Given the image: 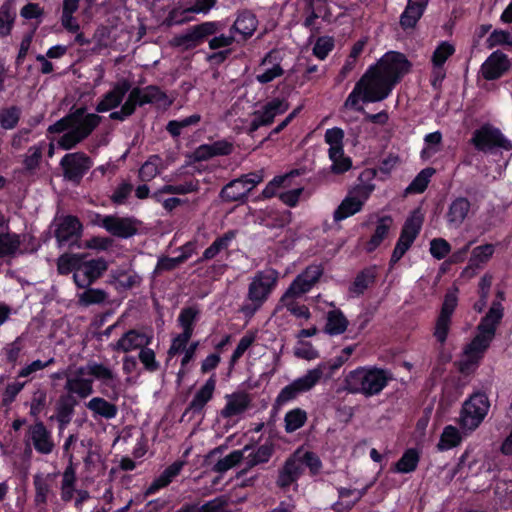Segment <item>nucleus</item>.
Instances as JSON below:
<instances>
[{
	"instance_id": "obj_1",
	"label": "nucleus",
	"mask_w": 512,
	"mask_h": 512,
	"mask_svg": "<svg viewBox=\"0 0 512 512\" xmlns=\"http://www.w3.org/2000/svg\"><path fill=\"white\" fill-rule=\"evenodd\" d=\"M100 122L101 117L97 114H85L82 109H78L50 125L48 132L61 134V136L57 139H51L48 156L53 157L54 155V141L57 142L60 148L70 150L86 139Z\"/></svg>"
},
{
	"instance_id": "obj_2",
	"label": "nucleus",
	"mask_w": 512,
	"mask_h": 512,
	"mask_svg": "<svg viewBox=\"0 0 512 512\" xmlns=\"http://www.w3.org/2000/svg\"><path fill=\"white\" fill-rule=\"evenodd\" d=\"M94 379L101 382L105 387L111 388L117 398L118 377L109 367L98 363L88 362L80 366L72 374L66 376L65 390L70 396H76L79 399H86L94 392Z\"/></svg>"
},
{
	"instance_id": "obj_3",
	"label": "nucleus",
	"mask_w": 512,
	"mask_h": 512,
	"mask_svg": "<svg viewBox=\"0 0 512 512\" xmlns=\"http://www.w3.org/2000/svg\"><path fill=\"white\" fill-rule=\"evenodd\" d=\"M503 317V307L500 302H493L488 313L482 318L475 337L468 343L462 354L463 368L477 365L483 358L495 337L498 324Z\"/></svg>"
},
{
	"instance_id": "obj_4",
	"label": "nucleus",
	"mask_w": 512,
	"mask_h": 512,
	"mask_svg": "<svg viewBox=\"0 0 512 512\" xmlns=\"http://www.w3.org/2000/svg\"><path fill=\"white\" fill-rule=\"evenodd\" d=\"M394 85L373 66L370 67L347 97L344 106L354 109L360 101L378 102L389 96Z\"/></svg>"
},
{
	"instance_id": "obj_5",
	"label": "nucleus",
	"mask_w": 512,
	"mask_h": 512,
	"mask_svg": "<svg viewBox=\"0 0 512 512\" xmlns=\"http://www.w3.org/2000/svg\"><path fill=\"white\" fill-rule=\"evenodd\" d=\"M392 380V374L375 366L358 367L345 378L346 389L354 394L371 397L380 394Z\"/></svg>"
},
{
	"instance_id": "obj_6",
	"label": "nucleus",
	"mask_w": 512,
	"mask_h": 512,
	"mask_svg": "<svg viewBox=\"0 0 512 512\" xmlns=\"http://www.w3.org/2000/svg\"><path fill=\"white\" fill-rule=\"evenodd\" d=\"M279 273L272 268L258 271L251 279L247 291V303L241 308L246 316H252L268 300L277 286Z\"/></svg>"
},
{
	"instance_id": "obj_7",
	"label": "nucleus",
	"mask_w": 512,
	"mask_h": 512,
	"mask_svg": "<svg viewBox=\"0 0 512 512\" xmlns=\"http://www.w3.org/2000/svg\"><path fill=\"white\" fill-rule=\"evenodd\" d=\"M164 98V93L155 86L133 88L129 92L128 97L121 108L117 111L111 112L109 117L112 120L124 121L135 112L137 106L159 102Z\"/></svg>"
},
{
	"instance_id": "obj_8",
	"label": "nucleus",
	"mask_w": 512,
	"mask_h": 512,
	"mask_svg": "<svg viewBox=\"0 0 512 512\" xmlns=\"http://www.w3.org/2000/svg\"><path fill=\"white\" fill-rule=\"evenodd\" d=\"M263 179V170L244 174L225 185L220 192V197L225 202L242 201Z\"/></svg>"
},
{
	"instance_id": "obj_9",
	"label": "nucleus",
	"mask_w": 512,
	"mask_h": 512,
	"mask_svg": "<svg viewBox=\"0 0 512 512\" xmlns=\"http://www.w3.org/2000/svg\"><path fill=\"white\" fill-rule=\"evenodd\" d=\"M326 368L325 363H320L313 369L308 370L303 376L295 379L280 391L277 402L284 404L294 399L300 393L311 390L321 380Z\"/></svg>"
},
{
	"instance_id": "obj_10",
	"label": "nucleus",
	"mask_w": 512,
	"mask_h": 512,
	"mask_svg": "<svg viewBox=\"0 0 512 512\" xmlns=\"http://www.w3.org/2000/svg\"><path fill=\"white\" fill-rule=\"evenodd\" d=\"M374 188L375 187L373 184H364L359 185L351 190L334 211V221H342L360 212L364 203L369 199Z\"/></svg>"
},
{
	"instance_id": "obj_11",
	"label": "nucleus",
	"mask_w": 512,
	"mask_h": 512,
	"mask_svg": "<svg viewBox=\"0 0 512 512\" xmlns=\"http://www.w3.org/2000/svg\"><path fill=\"white\" fill-rule=\"evenodd\" d=\"M373 67L395 86L410 71L411 63L402 53L390 51Z\"/></svg>"
},
{
	"instance_id": "obj_12",
	"label": "nucleus",
	"mask_w": 512,
	"mask_h": 512,
	"mask_svg": "<svg viewBox=\"0 0 512 512\" xmlns=\"http://www.w3.org/2000/svg\"><path fill=\"white\" fill-rule=\"evenodd\" d=\"M489 409L487 397L482 393L472 395L465 401L461 416L460 424L463 429L472 431L476 429L485 418Z\"/></svg>"
},
{
	"instance_id": "obj_13",
	"label": "nucleus",
	"mask_w": 512,
	"mask_h": 512,
	"mask_svg": "<svg viewBox=\"0 0 512 512\" xmlns=\"http://www.w3.org/2000/svg\"><path fill=\"white\" fill-rule=\"evenodd\" d=\"M471 143L477 150L483 152L491 151L496 148L504 150L512 149V143L501 131L488 124L474 131Z\"/></svg>"
},
{
	"instance_id": "obj_14",
	"label": "nucleus",
	"mask_w": 512,
	"mask_h": 512,
	"mask_svg": "<svg viewBox=\"0 0 512 512\" xmlns=\"http://www.w3.org/2000/svg\"><path fill=\"white\" fill-rule=\"evenodd\" d=\"M300 297L285 292L279 299L273 313L275 322L278 325L283 324L285 312L289 313L299 321V325H304L311 319V312L309 308L298 302Z\"/></svg>"
},
{
	"instance_id": "obj_15",
	"label": "nucleus",
	"mask_w": 512,
	"mask_h": 512,
	"mask_svg": "<svg viewBox=\"0 0 512 512\" xmlns=\"http://www.w3.org/2000/svg\"><path fill=\"white\" fill-rule=\"evenodd\" d=\"M423 223V216L420 211H414L406 220L401 235L396 243L391 256V263H397L411 247L419 234Z\"/></svg>"
},
{
	"instance_id": "obj_16",
	"label": "nucleus",
	"mask_w": 512,
	"mask_h": 512,
	"mask_svg": "<svg viewBox=\"0 0 512 512\" xmlns=\"http://www.w3.org/2000/svg\"><path fill=\"white\" fill-rule=\"evenodd\" d=\"M298 174L297 172H291L284 176H277L273 180H271L267 186L263 190V195L265 197H272L274 195H278L279 199L286 205L293 207L295 206L300 199V196L303 193V188H295L286 191H279L280 188H288L290 186V179Z\"/></svg>"
},
{
	"instance_id": "obj_17",
	"label": "nucleus",
	"mask_w": 512,
	"mask_h": 512,
	"mask_svg": "<svg viewBox=\"0 0 512 512\" xmlns=\"http://www.w3.org/2000/svg\"><path fill=\"white\" fill-rule=\"evenodd\" d=\"M457 293V288H453L446 293L440 314L436 320L434 336L440 343H444L447 339L451 317L458 302Z\"/></svg>"
},
{
	"instance_id": "obj_18",
	"label": "nucleus",
	"mask_w": 512,
	"mask_h": 512,
	"mask_svg": "<svg viewBox=\"0 0 512 512\" xmlns=\"http://www.w3.org/2000/svg\"><path fill=\"white\" fill-rule=\"evenodd\" d=\"M289 104L285 99L274 98L256 110L252 115L249 131L254 132L261 126H267L273 122L276 116L285 113Z\"/></svg>"
},
{
	"instance_id": "obj_19",
	"label": "nucleus",
	"mask_w": 512,
	"mask_h": 512,
	"mask_svg": "<svg viewBox=\"0 0 512 512\" xmlns=\"http://www.w3.org/2000/svg\"><path fill=\"white\" fill-rule=\"evenodd\" d=\"M65 179L79 183L92 166L91 159L82 152L68 153L60 162Z\"/></svg>"
},
{
	"instance_id": "obj_20",
	"label": "nucleus",
	"mask_w": 512,
	"mask_h": 512,
	"mask_svg": "<svg viewBox=\"0 0 512 512\" xmlns=\"http://www.w3.org/2000/svg\"><path fill=\"white\" fill-rule=\"evenodd\" d=\"M217 4V0H195L193 5H178L168 15L170 24H182L193 20L192 14H208Z\"/></svg>"
},
{
	"instance_id": "obj_21",
	"label": "nucleus",
	"mask_w": 512,
	"mask_h": 512,
	"mask_svg": "<svg viewBox=\"0 0 512 512\" xmlns=\"http://www.w3.org/2000/svg\"><path fill=\"white\" fill-rule=\"evenodd\" d=\"M107 262L102 259L80 261L78 269L73 273L77 287L86 288L94 283L107 270Z\"/></svg>"
},
{
	"instance_id": "obj_22",
	"label": "nucleus",
	"mask_w": 512,
	"mask_h": 512,
	"mask_svg": "<svg viewBox=\"0 0 512 512\" xmlns=\"http://www.w3.org/2000/svg\"><path fill=\"white\" fill-rule=\"evenodd\" d=\"M96 224L103 227L113 236L120 238H129L136 234V222L132 218L119 217L116 215L100 216L97 215Z\"/></svg>"
},
{
	"instance_id": "obj_23",
	"label": "nucleus",
	"mask_w": 512,
	"mask_h": 512,
	"mask_svg": "<svg viewBox=\"0 0 512 512\" xmlns=\"http://www.w3.org/2000/svg\"><path fill=\"white\" fill-rule=\"evenodd\" d=\"M152 340V333L131 329L125 332L116 342L111 343L110 347L117 352L129 353L149 346Z\"/></svg>"
},
{
	"instance_id": "obj_24",
	"label": "nucleus",
	"mask_w": 512,
	"mask_h": 512,
	"mask_svg": "<svg viewBox=\"0 0 512 512\" xmlns=\"http://www.w3.org/2000/svg\"><path fill=\"white\" fill-rule=\"evenodd\" d=\"M251 406V398L245 392H234L225 395V405L220 411L224 419L241 417Z\"/></svg>"
},
{
	"instance_id": "obj_25",
	"label": "nucleus",
	"mask_w": 512,
	"mask_h": 512,
	"mask_svg": "<svg viewBox=\"0 0 512 512\" xmlns=\"http://www.w3.org/2000/svg\"><path fill=\"white\" fill-rule=\"evenodd\" d=\"M510 67L508 57L500 52H493L482 64L481 73L486 80L500 78Z\"/></svg>"
},
{
	"instance_id": "obj_26",
	"label": "nucleus",
	"mask_w": 512,
	"mask_h": 512,
	"mask_svg": "<svg viewBox=\"0 0 512 512\" xmlns=\"http://www.w3.org/2000/svg\"><path fill=\"white\" fill-rule=\"evenodd\" d=\"M321 270L318 266H309L303 273L298 275L285 292L301 297L313 287L319 280Z\"/></svg>"
},
{
	"instance_id": "obj_27",
	"label": "nucleus",
	"mask_w": 512,
	"mask_h": 512,
	"mask_svg": "<svg viewBox=\"0 0 512 512\" xmlns=\"http://www.w3.org/2000/svg\"><path fill=\"white\" fill-rule=\"evenodd\" d=\"M130 90V83L127 80L117 82L112 90L107 92L96 106L97 112H108L118 107L125 95Z\"/></svg>"
},
{
	"instance_id": "obj_28",
	"label": "nucleus",
	"mask_w": 512,
	"mask_h": 512,
	"mask_svg": "<svg viewBox=\"0 0 512 512\" xmlns=\"http://www.w3.org/2000/svg\"><path fill=\"white\" fill-rule=\"evenodd\" d=\"M455 53V47L452 43L448 41H442L434 50L431 62L433 66V85L436 84L437 81H442L445 77V72L443 69L444 63L447 61L449 57H451Z\"/></svg>"
},
{
	"instance_id": "obj_29",
	"label": "nucleus",
	"mask_w": 512,
	"mask_h": 512,
	"mask_svg": "<svg viewBox=\"0 0 512 512\" xmlns=\"http://www.w3.org/2000/svg\"><path fill=\"white\" fill-rule=\"evenodd\" d=\"M29 438L34 448L42 454H49L54 448L50 432L42 422H37L29 427Z\"/></svg>"
},
{
	"instance_id": "obj_30",
	"label": "nucleus",
	"mask_w": 512,
	"mask_h": 512,
	"mask_svg": "<svg viewBox=\"0 0 512 512\" xmlns=\"http://www.w3.org/2000/svg\"><path fill=\"white\" fill-rule=\"evenodd\" d=\"M283 74V69L278 61L277 53L270 52L260 63L256 79L265 84L273 81Z\"/></svg>"
},
{
	"instance_id": "obj_31",
	"label": "nucleus",
	"mask_w": 512,
	"mask_h": 512,
	"mask_svg": "<svg viewBox=\"0 0 512 512\" xmlns=\"http://www.w3.org/2000/svg\"><path fill=\"white\" fill-rule=\"evenodd\" d=\"M215 388L216 379L215 375H212L205 382V384L195 393L191 402L189 403L186 413H200L204 409L206 404L213 398Z\"/></svg>"
},
{
	"instance_id": "obj_32",
	"label": "nucleus",
	"mask_w": 512,
	"mask_h": 512,
	"mask_svg": "<svg viewBox=\"0 0 512 512\" xmlns=\"http://www.w3.org/2000/svg\"><path fill=\"white\" fill-rule=\"evenodd\" d=\"M231 151L232 144L221 140L210 144L200 145L194 150L192 158L195 161H205L215 156L228 155Z\"/></svg>"
},
{
	"instance_id": "obj_33",
	"label": "nucleus",
	"mask_w": 512,
	"mask_h": 512,
	"mask_svg": "<svg viewBox=\"0 0 512 512\" xmlns=\"http://www.w3.org/2000/svg\"><path fill=\"white\" fill-rule=\"evenodd\" d=\"M256 28V17L248 11H244L238 15L230 30L238 38V41H245L253 35Z\"/></svg>"
},
{
	"instance_id": "obj_34",
	"label": "nucleus",
	"mask_w": 512,
	"mask_h": 512,
	"mask_svg": "<svg viewBox=\"0 0 512 512\" xmlns=\"http://www.w3.org/2000/svg\"><path fill=\"white\" fill-rule=\"evenodd\" d=\"M56 477V473L37 474L34 476L33 484L35 487L36 505L39 506L47 503L49 496L52 494Z\"/></svg>"
},
{
	"instance_id": "obj_35",
	"label": "nucleus",
	"mask_w": 512,
	"mask_h": 512,
	"mask_svg": "<svg viewBox=\"0 0 512 512\" xmlns=\"http://www.w3.org/2000/svg\"><path fill=\"white\" fill-rule=\"evenodd\" d=\"M471 204L465 197H458L449 206L447 212V221L449 225L458 228L462 225L468 216Z\"/></svg>"
},
{
	"instance_id": "obj_36",
	"label": "nucleus",
	"mask_w": 512,
	"mask_h": 512,
	"mask_svg": "<svg viewBox=\"0 0 512 512\" xmlns=\"http://www.w3.org/2000/svg\"><path fill=\"white\" fill-rule=\"evenodd\" d=\"M85 405L95 418L101 417L110 420L115 418L118 413V408L115 404L98 396L91 398Z\"/></svg>"
},
{
	"instance_id": "obj_37",
	"label": "nucleus",
	"mask_w": 512,
	"mask_h": 512,
	"mask_svg": "<svg viewBox=\"0 0 512 512\" xmlns=\"http://www.w3.org/2000/svg\"><path fill=\"white\" fill-rule=\"evenodd\" d=\"M184 466L183 461H176L168 466L160 476H158L147 489V494H153L161 488L169 485L172 480L179 475Z\"/></svg>"
},
{
	"instance_id": "obj_38",
	"label": "nucleus",
	"mask_w": 512,
	"mask_h": 512,
	"mask_svg": "<svg viewBox=\"0 0 512 512\" xmlns=\"http://www.w3.org/2000/svg\"><path fill=\"white\" fill-rule=\"evenodd\" d=\"M82 225L80 221L73 216H67L61 220L56 230V237L59 242H66L73 237H78L81 233Z\"/></svg>"
},
{
	"instance_id": "obj_39",
	"label": "nucleus",
	"mask_w": 512,
	"mask_h": 512,
	"mask_svg": "<svg viewBox=\"0 0 512 512\" xmlns=\"http://www.w3.org/2000/svg\"><path fill=\"white\" fill-rule=\"evenodd\" d=\"M348 324L344 314L340 310L334 309L327 313L324 331L331 336L340 335L346 331Z\"/></svg>"
},
{
	"instance_id": "obj_40",
	"label": "nucleus",
	"mask_w": 512,
	"mask_h": 512,
	"mask_svg": "<svg viewBox=\"0 0 512 512\" xmlns=\"http://www.w3.org/2000/svg\"><path fill=\"white\" fill-rule=\"evenodd\" d=\"M76 483V470L72 463V456H70L69 465L66 467L62 474L61 482V498L64 501H70L73 498Z\"/></svg>"
},
{
	"instance_id": "obj_41",
	"label": "nucleus",
	"mask_w": 512,
	"mask_h": 512,
	"mask_svg": "<svg viewBox=\"0 0 512 512\" xmlns=\"http://www.w3.org/2000/svg\"><path fill=\"white\" fill-rule=\"evenodd\" d=\"M273 453V447L270 444H264L256 449H252L245 454L244 460L246 461L247 468H252L256 465L263 464L269 461Z\"/></svg>"
},
{
	"instance_id": "obj_42",
	"label": "nucleus",
	"mask_w": 512,
	"mask_h": 512,
	"mask_svg": "<svg viewBox=\"0 0 512 512\" xmlns=\"http://www.w3.org/2000/svg\"><path fill=\"white\" fill-rule=\"evenodd\" d=\"M236 234L234 231H228L214 242L203 252L202 260H210L216 257L221 251L228 249Z\"/></svg>"
},
{
	"instance_id": "obj_43",
	"label": "nucleus",
	"mask_w": 512,
	"mask_h": 512,
	"mask_svg": "<svg viewBox=\"0 0 512 512\" xmlns=\"http://www.w3.org/2000/svg\"><path fill=\"white\" fill-rule=\"evenodd\" d=\"M163 170V160L158 155H151L140 167L139 177L142 181L154 179Z\"/></svg>"
},
{
	"instance_id": "obj_44",
	"label": "nucleus",
	"mask_w": 512,
	"mask_h": 512,
	"mask_svg": "<svg viewBox=\"0 0 512 512\" xmlns=\"http://www.w3.org/2000/svg\"><path fill=\"white\" fill-rule=\"evenodd\" d=\"M425 5L423 3H410L400 17V24L404 29L413 28L421 18Z\"/></svg>"
},
{
	"instance_id": "obj_45",
	"label": "nucleus",
	"mask_w": 512,
	"mask_h": 512,
	"mask_svg": "<svg viewBox=\"0 0 512 512\" xmlns=\"http://www.w3.org/2000/svg\"><path fill=\"white\" fill-rule=\"evenodd\" d=\"M392 222V218L389 216H385L378 221L375 232L367 243V251L372 252L381 244L384 238L388 235Z\"/></svg>"
},
{
	"instance_id": "obj_46",
	"label": "nucleus",
	"mask_w": 512,
	"mask_h": 512,
	"mask_svg": "<svg viewBox=\"0 0 512 512\" xmlns=\"http://www.w3.org/2000/svg\"><path fill=\"white\" fill-rule=\"evenodd\" d=\"M250 450L249 446H245L241 450H234L224 458L220 459L216 465L215 470L218 472H225L236 466L241 460L244 459L245 454Z\"/></svg>"
},
{
	"instance_id": "obj_47",
	"label": "nucleus",
	"mask_w": 512,
	"mask_h": 512,
	"mask_svg": "<svg viewBox=\"0 0 512 512\" xmlns=\"http://www.w3.org/2000/svg\"><path fill=\"white\" fill-rule=\"evenodd\" d=\"M495 247L492 244H485L475 247L470 257V267H480L487 263L494 254Z\"/></svg>"
},
{
	"instance_id": "obj_48",
	"label": "nucleus",
	"mask_w": 512,
	"mask_h": 512,
	"mask_svg": "<svg viewBox=\"0 0 512 512\" xmlns=\"http://www.w3.org/2000/svg\"><path fill=\"white\" fill-rule=\"evenodd\" d=\"M16 18V11L10 3L0 7V36L9 35Z\"/></svg>"
},
{
	"instance_id": "obj_49",
	"label": "nucleus",
	"mask_w": 512,
	"mask_h": 512,
	"mask_svg": "<svg viewBox=\"0 0 512 512\" xmlns=\"http://www.w3.org/2000/svg\"><path fill=\"white\" fill-rule=\"evenodd\" d=\"M461 440L462 437L458 429L454 426L449 425L444 428L437 446L439 450H449L457 446L461 442Z\"/></svg>"
},
{
	"instance_id": "obj_50",
	"label": "nucleus",
	"mask_w": 512,
	"mask_h": 512,
	"mask_svg": "<svg viewBox=\"0 0 512 512\" xmlns=\"http://www.w3.org/2000/svg\"><path fill=\"white\" fill-rule=\"evenodd\" d=\"M140 277L134 271H117L113 274V283L117 289H130L140 283Z\"/></svg>"
},
{
	"instance_id": "obj_51",
	"label": "nucleus",
	"mask_w": 512,
	"mask_h": 512,
	"mask_svg": "<svg viewBox=\"0 0 512 512\" xmlns=\"http://www.w3.org/2000/svg\"><path fill=\"white\" fill-rule=\"evenodd\" d=\"M419 462V454L414 449L407 450L395 465L399 473H410L414 471Z\"/></svg>"
},
{
	"instance_id": "obj_52",
	"label": "nucleus",
	"mask_w": 512,
	"mask_h": 512,
	"mask_svg": "<svg viewBox=\"0 0 512 512\" xmlns=\"http://www.w3.org/2000/svg\"><path fill=\"white\" fill-rule=\"evenodd\" d=\"M435 173L433 168H425L418 173L411 184L406 188L407 193H422L427 188L431 177Z\"/></svg>"
},
{
	"instance_id": "obj_53",
	"label": "nucleus",
	"mask_w": 512,
	"mask_h": 512,
	"mask_svg": "<svg viewBox=\"0 0 512 512\" xmlns=\"http://www.w3.org/2000/svg\"><path fill=\"white\" fill-rule=\"evenodd\" d=\"M307 420L305 411L297 408L286 413L284 422L285 430L289 433L294 432L301 428Z\"/></svg>"
},
{
	"instance_id": "obj_54",
	"label": "nucleus",
	"mask_w": 512,
	"mask_h": 512,
	"mask_svg": "<svg viewBox=\"0 0 512 512\" xmlns=\"http://www.w3.org/2000/svg\"><path fill=\"white\" fill-rule=\"evenodd\" d=\"M222 29L220 22L207 21L192 27V36L200 43L204 38L214 35Z\"/></svg>"
},
{
	"instance_id": "obj_55",
	"label": "nucleus",
	"mask_w": 512,
	"mask_h": 512,
	"mask_svg": "<svg viewBox=\"0 0 512 512\" xmlns=\"http://www.w3.org/2000/svg\"><path fill=\"white\" fill-rule=\"evenodd\" d=\"M187 248H189L188 254H180L178 257H174V258H169V257L160 258L157 262L155 270L158 272H161V271H167V270H172V269L176 268L178 265L183 263L194 253V249H195L194 244L188 245Z\"/></svg>"
},
{
	"instance_id": "obj_56",
	"label": "nucleus",
	"mask_w": 512,
	"mask_h": 512,
	"mask_svg": "<svg viewBox=\"0 0 512 512\" xmlns=\"http://www.w3.org/2000/svg\"><path fill=\"white\" fill-rule=\"evenodd\" d=\"M79 304L89 306L101 304L107 299V293L102 289L89 288L77 295Z\"/></svg>"
},
{
	"instance_id": "obj_57",
	"label": "nucleus",
	"mask_w": 512,
	"mask_h": 512,
	"mask_svg": "<svg viewBox=\"0 0 512 512\" xmlns=\"http://www.w3.org/2000/svg\"><path fill=\"white\" fill-rule=\"evenodd\" d=\"M20 238L17 234L0 235V257L14 254L20 247Z\"/></svg>"
},
{
	"instance_id": "obj_58",
	"label": "nucleus",
	"mask_w": 512,
	"mask_h": 512,
	"mask_svg": "<svg viewBox=\"0 0 512 512\" xmlns=\"http://www.w3.org/2000/svg\"><path fill=\"white\" fill-rule=\"evenodd\" d=\"M426 146L421 152L423 159H429L439 151L442 141V134L439 131L429 133L424 138Z\"/></svg>"
},
{
	"instance_id": "obj_59",
	"label": "nucleus",
	"mask_w": 512,
	"mask_h": 512,
	"mask_svg": "<svg viewBox=\"0 0 512 512\" xmlns=\"http://www.w3.org/2000/svg\"><path fill=\"white\" fill-rule=\"evenodd\" d=\"M201 120V116L199 114H193L189 117H186L181 120H172L167 124V131L174 137H177L181 134V131L191 125H196Z\"/></svg>"
},
{
	"instance_id": "obj_60",
	"label": "nucleus",
	"mask_w": 512,
	"mask_h": 512,
	"mask_svg": "<svg viewBox=\"0 0 512 512\" xmlns=\"http://www.w3.org/2000/svg\"><path fill=\"white\" fill-rule=\"evenodd\" d=\"M344 132L342 129L334 127L325 132V141L329 145V150L337 156L339 149L343 148Z\"/></svg>"
},
{
	"instance_id": "obj_61",
	"label": "nucleus",
	"mask_w": 512,
	"mask_h": 512,
	"mask_svg": "<svg viewBox=\"0 0 512 512\" xmlns=\"http://www.w3.org/2000/svg\"><path fill=\"white\" fill-rule=\"evenodd\" d=\"M197 311L194 308L183 309L178 316V323L182 333L192 337Z\"/></svg>"
},
{
	"instance_id": "obj_62",
	"label": "nucleus",
	"mask_w": 512,
	"mask_h": 512,
	"mask_svg": "<svg viewBox=\"0 0 512 512\" xmlns=\"http://www.w3.org/2000/svg\"><path fill=\"white\" fill-rule=\"evenodd\" d=\"M329 159L331 160V170L336 174H341L348 171L351 168V160L349 157L344 155V150L339 149L337 156L333 155L331 151H328Z\"/></svg>"
},
{
	"instance_id": "obj_63",
	"label": "nucleus",
	"mask_w": 512,
	"mask_h": 512,
	"mask_svg": "<svg viewBox=\"0 0 512 512\" xmlns=\"http://www.w3.org/2000/svg\"><path fill=\"white\" fill-rule=\"evenodd\" d=\"M74 405L75 402L68 403L65 402L64 398L60 399L56 408V419L59 422L61 428L66 427V425L71 421Z\"/></svg>"
},
{
	"instance_id": "obj_64",
	"label": "nucleus",
	"mask_w": 512,
	"mask_h": 512,
	"mask_svg": "<svg viewBox=\"0 0 512 512\" xmlns=\"http://www.w3.org/2000/svg\"><path fill=\"white\" fill-rule=\"evenodd\" d=\"M80 255H62L58 259L57 269L60 274L75 272L81 261Z\"/></svg>"
}]
</instances>
